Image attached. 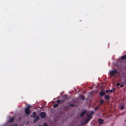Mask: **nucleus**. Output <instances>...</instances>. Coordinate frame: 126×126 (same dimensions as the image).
Segmentation results:
<instances>
[{"label": "nucleus", "mask_w": 126, "mask_h": 126, "mask_svg": "<svg viewBox=\"0 0 126 126\" xmlns=\"http://www.w3.org/2000/svg\"><path fill=\"white\" fill-rule=\"evenodd\" d=\"M94 113V112L93 111H91V112L89 114L90 115H92V114H93Z\"/></svg>", "instance_id": "19"}, {"label": "nucleus", "mask_w": 126, "mask_h": 126, "mask_svg": "<svg viewBox=\"0 0 126 126\" xmlns=\"http://www.w3.org/2000/svg\"><path fill=\"white\" fill-rule=\"evenodd\" d=\"M79 97L81 100H83L85 99V97L84 95H80L79 96Z\"/></svg>", "instance_id": "13"}, {"label": "nucleus", "mask_w": 126, "mask_h": 126, "mask_svg": "<svg viewBox=\"0 0 126 126\" xmlns=\"http://www.w3.org/2000/svg\"><path fill=\"white\" fill-rule=\"evenodd\" d=\"M99 107V106H98L97 107H96L94 109V110L95 111H96V110H97L98 109Z\"/></svg>", "instance_id": "17"}, {"label": "nucleus", "mask_w": 126, "mask_h": 126, "mask_svg": "<svg viewBox=\"0 0 126 126\" xmlns=\"http://www.w3.org/2000/svg\"><path fill=\"white\" fill-rule=\"evenodd\" d=\"M117 73V71L116 70H112L110 71V74L111 76H114Z\"/></svg>", "instance_id": "2"}, {"label": "nucleus", "mask_w": 126, "mask_h": 126, "mask_svg": "<svg viewBox=\"0 0 126 126\" xmlns=\"http://www.w3.org/2000/svg\"><path fill=\"white\" fill-rule=\"evenodd\" d=\"M65 96H67V95H65Z\"/></svg>", "instance_id": "30"}, {"label": "nucleus", "mask_w": 126, "mask_h": 126, "mask_svg": "<svg viewBox=\"0 0 126 126\" xmlns=\"http://www.w3.org/2000/svg\"><path fill=\"white\" fill-rule=\"evenodd\" d=\"M39 116L41 118H44L46 117V113L44 112H41L40 113Z\"/></svg>", "instance_id": "3"}, {"label": "nucleus", "mask_w": 126, "mask_h": 126, "mask_svg": "<svg viewBox=\"0 0 126 126\" xmlns=\"http://www.w3.org/2000/svg\"><path fill=\"white\" fill-rule=\"evenodd\" d=\"M105 94V92L104 91H101L100 92L99 95L100 96H103Z\"/></svg>", "instance_id": "5"}, {"label": "nucleus", "mask_w": 126, "mask_h": 126, "mask_svg": "<svg viewBox=\"0 0 126 126\" xmlns=\"http://www.w3.org/2000/svg\"><path fill=\"white\" fill-rule=\"evenodd\" d=\"M109 92L111 93H112L113 92L111 90H109Z\"/></svg>", "instance_id": "25"}, {"label": "nucleus", "mask_w": 126, "mask_h": 126, "mask_svg": "<svg viewBox=\"0 0 126 126\" xmlns=\"http://www.w3.org/2000/svg\"><path fill=\"white\" fill-rule=\"evenodd\" d=\"M14 120L15 119L13 117H12L8 121V122L9 123H10L14 121Z\"/></svg>", "instance_id": "4"}, {"label": "nucleus", "mask_w": 126, "mask_h": 126, "mask_svg": "<svg viewBox=\"0 0 126 126\" xmlns=\"http://www.w3.org/2000/svg\"><path fill=\"white\" fill-rule=\"evenodd\" d=\"M87 116L88 117V118H89V120L92 118V115L89 114V115L88 114H87Z\"/></svg>", "instance_id": "14"}, {"label": "nucleus", "mask_w": 126, "mask_h": 126, "mask_svg": "<svg viewBox=\"0 0 126 126\" xmlns=\"http://www.w3.org/2000/svg\"><path fill=\"white\" fill-rule=\"evenodd\" d=\"M110 98V96L108 95H106L105 97V99L107 100L109 99Z\"/></svg>", "instance_id": "11"}, {"label": "nucleus", "mask_w": 126, "mask_h": 126, "mask_svg": "<svg viewBox=\"0 0 126 126\" xmlns=\"http://www.w3.org/2000/svg\"><path fill=\"white\" fill-rule=\"evenodd\" d=\"M69 105L70 106H72V107H74V104H69Z\"/></svg>", "instance_id": "22"}, {"label": "nucleus", "mask_w": 126, "mask_h": 126, "mask_svg": "<svg viewBox=\"0 0 126 126\" xmlns=\"http://www.w3.org/2000/svg\"><path fill=\"white\" fill-rule=\"evenodd\" d=\"M35 115H36V112L35 111H34L33 112V114H31V117H32L33 118H34L35 117Z\"/></svg>", "instance_id": "9"}, {"label": "nucleus", "mask_w": 126, "mask_h": 126, "mask_svg": "<svg viewBox=\"0 0 126 126\" xmlns=\"http://www.w3.org/2000/svg\"><path fill=\"white\" fill-rule=\"evenodd\" d=\"M121 59L122 60H126V55L123 56L121 57Z\"/></svg>", "instance_id": "12"}, {"label": "nucleus", "mask_w": 126, "mask_h": 126, "mask_svg": "<svg viewBox=\"0 0 126 126\" xmlns=\"http://www.w3.org/2000/svg\"><path fill=\"white\" fill-rule=\"evenodd\" d=\"M99 123L100 124H102L103 123V120L101 119H98Z\"/></svg>", "instance_id": "8"}, {"label": "nucleus", "mask_w": 126, "mask_h": 126, "mask_svg": "<svg viewBox=\"0 0 126 126\" xmlns=\"http://www.w3.org/2000/svg\"><path fill=\"white\" fill-rule=\"evenodd\" d=\"M86 110H84V111H82L80 114V117H83V115L86 112Z\"/></svg>", "instance_id": "6"}, {"label": "nucleus", "mask_w": 126, "mask_h": 126, "mask_svg": "<svg viewBox=\"0 0 126 126\" xmlns=\"http://www.w3.org/2000/svg\"><path fill=\"white\" fill-rule=\"evenodd\" d=\"M124 85L123 84H122L121 85H120V86L121 87H123L124 86Z\"/></svg>", "instance_id": "24"}, {"label": "nucleus", "mask_w": 126, "mask_h": 126, "mask_svg": "<svg viewBox=\"0 0 126 126\" xmlns=\"http://www.w3.org/2000/svg\"><path fill=\"white\" fill-rule=\"evenodd\" d=\"M109 92V90H106V93H107Z\"/></svg>", "instance_id": "27"}, {"label": "nucleus", "mask_w": 126, "mask_h": 126, "mask_svg": "<svg viewBox=\"0 0 126 126\" xmlns=\"http://www.w3.org/2000/svg\"><path fill=\"white\" fill-rule=\"evenodd\" d=\"M58 106V104H55L53 105V107L54 108H55Z\"/></svg>", "instance_id": "16"}, {"label": "nucleus", "mask_w": 126, "mask_h": 126, "mask_svg": "<svg viewBox=\"0 0 126 126\" xmlns=\"http://www.w3.org/2000/svg\"><path fill=\"white\" fill-rule=\"evenodd\" d=\"M120 83L119 82H118V83H117L116 84V85L117 86H119V85L120 86Z\"/></svg>", "instance_id": "21"}, {"label": "nucleus", "mask_w": 126, "mask_h": 126, "mask_svg": "<svg viewBox=\"0 0 126 126\" xmlns=\"http://www.w3.org/2000/svg\"><path fill=\"white\" fill-rule=\"evenodd\" d=\"M63 92H62L60 94L61 95H62Z\"/></svg>", "instance_id": "28"}, {"label": "nucleus", "mask_w": 126, "mask_h": 126, "mask_svg": "<svg viewBox=\"0 0 126 126\" xmlns=\"http://www.w3.org/2000/svg\"><path fill=\"white\" fill-rule=\"evenodd\" d=\"M89 121V118H88L86 119L85 121L84 122V123L83 124H86Z\"/></svg>", "instance_id": "10"}, {"label": "nucleus", "mask_w": 126, "mask_h": 126, "mask_svg": "<svg viewBox=\"0 0 126 126\" xmlns=\"http://www.w3.org/2000/svg\"><path fill=\"white\" fill-rule=\"evenodd\" d=\"M124 108V107L123 106H121L120 108V109L121 110H123Z\"/></svg>", "instance_id": "20"}, {"label": "nucleus", "mask_w": 126, "mask_h": 126, "mask_svg": "<svg viewBox=\"0 0 126 126\" xmlns=\"http://www.w3.org/2000/svg\"><path fill=\"white\" fill-rule=\"evenodd\" d=\"M12 126H17V124H16L14 125H13Z\"/></svg>", "instance_id": "26"}, {"label": "nucleus", "mask_w": 126, "mask_h": 126, "mask_svg": "<svg viewBox=\"0 0 126 126\" xmlns=\"http://www.w3.org/2000/svg\"><path fill=\"white\" fill-rule=\"evenodd\" d=\"M63 102V101L62 100H60L59 99H58L57 101V104H60V103L61 102L62 103Z\"/></svg>", "instance_id": "15"}, {"label": "nucleus", "mask_w": 126, "mask_h": 126, "mask_svg": "<svg viewBox=\"0 0 126 126\" xmlns=\"http://www.w3.org/2000/svg\"><path fill=\"white\" fill-rule=\"evenodd\" d=\"M38 126H41V125H39Z\"/></svg>", "instance_id": "29"}, {"label": "nucleus", "mask_w": 126, "mask_h": 126, "mask_svg": "<svg viewBox=\"0 0 126 126\" xmlns=\"http://www.w3.org/2000/svg\"><path fill=\"white\" fill-rule=\"evenodd\" d=\"M104 102V101L103 100H101L100 102V104H102Z\"/></svg>", "instance_id": "18"}, {"label": "nucleus", "mask_w": 126, "mask_h": 126, "mask_svg": "<svg viewBox=\"0 0 126 126\" xmlns=\"http://www.w3.org/2000/svg\"><path fill=\"white\" fill-rule=\"evenodd\" d=\"M31 106L29 105L27 106V107L25 109V111L26 114L27 115H29L30 113V109L29 108Z\"/></svg>", "instance_id": "1"}, {"label": "nucleus", "mask_w": 126, "mask_h": 126, "mask_svg": "<svg viewBox=\"0 0 126 126\" xmlns=\"http://www.w3.org/2000/svg\"><path fill=\"white\" fill-rule=\"evenodd\" d=\"M115 90V89L114 87L112 89H111V90H112V92H113V91H114Z\"/></svg>", "instance_id": "23"}, {"label": "nucleus", "mask_w": 126, "mask_h": 126, "mask_svg": "<svg viewBox=\"0 0 126 126\" xmlns=\"http://www.w3.org/2000/svg\"><path fill=\"white\" fill-rule=\"evenodd\" d=\"M39 119V116H37L34 119L33 121V123H35L38 121Z\"/></svg>", "instance_id": "7"}]
</instances>
